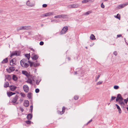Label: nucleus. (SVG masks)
Returning <instances> with one entry per match:
<instances>
[{"label":"nucleus","mask_w":128,"mask_h":128,"mask_svg":"<svg viewBox=\"0 0 128 128\" xmlns=\"http://www.w3.org/2000/svg\"><path fill=\"white\" fill-rule=\"evenodd\" d=\"M88 2H94V0H88Z\"/></svg>","instance_id":"47"},{"label":"nucleus","mask_w":128,"mask_h":128,"mask_svg":"<svg viewBox=\"0 0 128 128\" xmlns=\"http://www.w3.org/2000/svg\"><path fill=\"white\" fill-rule=\"evenodd\" d=\"M23 88L24 91L26 92H28L29 91V88L27 85H24L23 86Z\"/></svg>","instance_id":"10"},{"label":"nucleus","mask_w":128,"mask_h":128,"mask_svg":"<svg viewBox=\"0 0 128 128\" xmlns=\"http://www.w3.org/2000/svg\"><path fill=\"white\" fill-rule=\"evenodd\" d=\"M32 96V94L31 93H28L27 95V97L29 99L31 98Z\"/></svg>","instance_id":"22"},{"label":"nucleus","mask_w":128,"mask_h":128,"mask_svg":"<svg viewBox=\"0 0 128 128\" xmlns=\"http://www.w3.org/2000/svg\"><path fill=\"white\" fill-rule=\"evenodd\" d=\"M114 89H118L119 88V87L118 86L116 85V86H114Z\"/></svg>","instance_id":"35"},{"label":"nucleus","mask_w":128,"mask_h":128,"mask_svg":"<svg viewBox=\"0 0 128 128\" xmlns=\"http://www.w3.org/2000/svg\"><path fill=\"white\" fill-rule=\"evenodd\" d=\"M26 4L28 6L32 7L35 4V2L34 0H30L27 2Z\"/></svg>","instance_id":"2"},{"label":"nucleus","mask_w":128,"mask_h":128,"mask_svg":"<svg viewBox=\"0 0 128 128\" xmlns=\"http://www.w3.org/2000/svg\"><path fill=\"white\" fill-rule=\"evenodd\" d=\"M30 61H28L26 59H23L20 61V64L22 67L27 68L29 66L28 63H30Z\"/></svg>","instance_id":"1"},{"label":"nucleus","mask_w":128,"mask_h":128,"mask_svg":"<svg viewBox=\"0 0 128 128\" xmlns=\"http://www.w3.org/2000/svg\"><path fill=\"white\" fill-rule=\"evenodd\" d=\"M86 48H87V47H86Z\"/></svg>","instance_id":"61"},{"label":"nucleus","mask_w":128,"mask_h":128,"mask_svg":"<svg viewBox=\"0 0 128 128\" xmlns=\"http://www.w3.org/2000/svg\"><path fill=\"white\" fill-rule=\"evenodd\" d=\"M128 4V2H126L125 4H120L118 6V8H121L126 6Z\"/></svg>","instance_id":"9"},{"label":"nucleus","mask_w":128,"mask_h":128,"mask_svg":"<svg viewBox=\"0 0 128 128\" xmlns=\"http://www.w3.org/2000/svg\"><path fill=\"white\" fill-rule=\"evenodd\" d=\"M78 96H76L74 97V98L75 100H77L78 99Z\"/></svg>","instance_id":"44"},{"label":"nucleus","mask_w":128,"mask_h":128,"mask_svg":"<svg viewBox=\"0 0 128 128\" xmlns=\"http://www.w3.org/2000/svg\"><path fill=\"white\" fill-rule=\"evenodd\" d=\"M119 103L120 105L122 108H124L125 104L123 101L119 100Z\"/></svg>","instance_id":"15"},{"label":"nucleus","mask_w":128,"mask_h":128,"mask_svg":"<svg viewBox=\"0 0 128 128\" xmlns=\"http://www.w3.org/2000/svg\"><path fill=\"white\" fill-rule=\"evenodd\" d=\"M120 100V99L117 96L116 97V102H118L119 100Z\"/></svg>","instance_id":"48"},{"label":"nucleus","mask_w":128,"mask_h":128,"mask_svg":"<svg viewBox=\"0 0 128 128\" xmlns=\"http://www.w3.org/2000/svg\"><path fill=\"white\" fill-rule=\"evenodd\" d=\"M68 60H70V59H69V58H68Z\"/></svg>","instance_id":"62"},{"label":"nucleus","mask_w":128,"mask_h":128,"mask_svg":"<svg viewBox=\"0 0 128 128\" xmlns=\"http://www.w3.org/2000/svg\"><path fill=\"white\" fill-rule=\"evenodd\" d=\"M103 82L102 81H100L97 82L96 84L97 85H100L102 84Z\"/></svg>","instance_id":"33"},{"label":"nucleus","mask_w":128,"mask_h":128,"mask_svg":"<svg viewBox=\"0 0 128 128\" xmlns=\"http://www.w3.org/2000/svg\"><path fill=\"white\" fill-rule=\"evenodd\" d=\"M123 98H122V97L121 98H120V100H122V101H123Z\"/></svg>","instance_id":"56"},{"label":"nucleus","mask_w":128,"mask_h":128,"mask_svg":"<svg viewBox=\"0 0 128 128\" xmlns=\"http://www.w3.org/2000/svg\"><path fill=\"white\" fill-rule=\"evenodd\" d=\"M68 30V28L67 26H66L64 27L61 31V34H63L65 33Z\"/></svg>","instance_id":"6"},{"label":"nucleus","mask_w":128,"mask_h":128,"mask_svg":"<svg viewBox=\"0 0 128 128\" xmlns=\"http://www.w3.org/2000/svg\"><path fill=\"white\" fill-rule=\"evenodd\" d=\"M7 72L9 73H10L11 72L14 71L15 70V68L14 67H10L8 69H6Z\"/></svg>","instance_id":"12"},{"label":"nucleus","mask_w":128,"mask_h":128,"mask_svg":"<svg viewBox=\"0 0 128 128\" xmlns=\"http://www.w3.org/2000/svg\"><path fill=\"white\" fill-rule=\"evenodd\" d=\"M20 109V110L21 111V112H23V111L24 109L23 108H21Z\"/></svg>","instance_id":"55"},{"label":"nucleus","mask_w":128,"mask_h":128,"mask_svg":"<svg viewBox=\"0 0 128 128\" xmlns=\"http://www.w3.org/2000/svg\"><path fill=\"white\" fill-rule=\"evenodd\" d=\"M43 7L46 8L47 6V5L46 4H44L42 5Z\"/></svg>","instance_id":"45"},{"label":"nucleus","mask_w":128,"mask_h":128,"mask_svg":"<svg viewBox=\"0 0 128 128\" xmlns=\"http://www.w3.org/2000/svg\"><path fill=\"white\" fill-rule=\"evenodd\" d=\"M31 122L30 120L26 121V123L28 124H30Z\"/></svg>","instance_id":"40"},{"label":"nucleus","mask_w":128,"mask_h":128,"mask_svg":"<svg viewBox=\"0 0 128 128\" xmlns=\"http://www.w3.org/2000/svg\"><path fill=\"white\" fill-rule=\"evenodd\" d=\"M32 117V115L31 114H28L27 116V118L29 120H30Z\"/></svg>","instance_id":"19"},{"label":"nucleus","mask_w":128,"mask_h":128,"mask_svg":"<svg viewBox=\"0 0 128 128\" xmlns=\"http://www.w3.org/2000/svg\"><path fill=\"white\" fill-rule=\"evenodd\" d=\"M2 10H0V13H2Z\"/></svg>","instance_id":"58"},{"label":"nucleus","mask_w":128,"mask_h":128,"mask_svg":"<svg viewBox=\"0 0 128 128\" xmlns=\"http://www.w3.org/2000/svg\"><path fill=\"white\" fill-rule=\"evenodd\" d=\"M117 96L120 99L122 97L121 95L120 94H119Z\"/></svg>","instance_id":"43"},{"label":"nucleus","mask_w":128,"mask_h":128,"mask_svg":"<svg viewBox=\"0 0 128 128\" xmlns=\"http://www.w3.org/2000/svg\"><path fill=\"white\" fill-rule=\"evenodd\" d=\"M90 39L92 40H94L96 39V38H95V36H94L93 34H91L90 37Z\"/></svg>","instance_id":"25"},{"label":"nucleus","mask_w":128,"mask_h":128,"mask_svg":"<svg viewBox=\"0 0 128 128\" xmlns=\"http://www.w3.org/2000/svg\"><path fill=\"white\" fill-rule=\"evenodd\" d=\"M16 87L15 86L11 85L10 86V89L12 91H14L16 90Z\"/></svg>","instance_id":"16"},{"label":"nucleus","mask_w":128,"mask_h":128,"mask_svg":"<svg viewBox=\"0 0 128 128\" xmlns=\"http://www.w3.org/2000/svg\"><path fill=\"white\" fill-rule=\"evenodd\" d=\"M114 16L115 18H117L119 20H120V15L119 14H117L116 16Z\"/></svg>","instance_id":"28"},{"label":"nucleus","mask_w":128,"mask_h":128,"mask_svg":"<svg viewBox=\"0 0 128 128\" xmlns=\"http://www.w3.org/2000/svg\"><path fill=\"white\" fill-rule=\"evenodd\" d=\"M54 18H61L60 15H58L55 16H54Z\"/></svg>","instance_id":"32"},{"label":"nucleus","mask_w":128,"mask_h":128,"mask_svg":"<svg viewBox=\"0 0 128 128\" xmlns=\"http://www.w3.org/2000/svg\"><path fill=\"white\" fill-rule=\"evenodd\" d=\"M61 18H68V16L64 14H60Z\"/></svg>","instance_id":"20"},{"label":"nucleus","mask_w":128,"mask_h":128,"mask_svg":"<svg viewBox=\"0 0 128 128\" xmlns=\"http://www.w3.org/2000/svg\"><path fill=\"white\" fill-rule=\"evenodd\" d=\"M30 109L32 111L33 109V106L32 105H31L30 106Z\"/></svg>","instance_id":"52"},{"label":"nucleus","mask_w":128,"mask_h":128,"mask_svg":"<svg viewBox=\"0 0 128 128\" xmlns=\"http://www.w3.org/2000/svg\"><path fill=\"white\" fill-rule=\"evenodd\" d=\"M22 73L23 74L25 75L26 76H27L28 75V74L27 72L23 70L22 71Z\"/></svg>","instance_id":"30"},{"label":"nucleus","mask_w":128,"mask_h":128,"mask_svg":"<svg viewBox=\"0 0 128 128\" xmlns=\"http://www.w3.org/2000/svg\"><path fill=\"white\" fill-rule=\"evenodd\" d=\"M18 52L17 51L13 52L10 56V57H12L13 56L19 55V54H18Z\"/></svg>","instance_id":"14"},{"label":"nucleus","mask_w":128,"mask_h":128,"mask_svg":"<svg viewBox=\"0 0 128 128\" xmlns=\"http://www.w3.org/2000/svg\"><path fill=\"white\" fill-rule=\"evenodd\" d=\"M29 28V26H23L20 27H18L17 28V30L18 31L21 30H28Z\"/></svg>","instance_id":"3"},{"label":"nucleus","mask_w":128,"mask_h":128,"mask_svg":"<svg viewBox=\"0 0 128 128\" xmlns=\"http://www.w3.org/2000/svg\"><path fill=\"white\" fill-rule=\"evenodd\" d=\"M30 64L31 67L33 66L35 67H37L40 65V64L38 63H35L33 62H30Z\"/></svg>","instance_id":"8"},{"label":"nucleus","mask_w":128,"mask_h":128,"mask_svg":"<svg viewBox=\"0 0 128 128\" xmlns=\"http://www.w3.org/2000/svg\"><path fill=\"white\" fill-rule=\"evenodd\" d=\"M101 7L102 8H104V5L103 3H102L101 4Z\"/></svg>","instance_id":"42"},{"label":"nucleus","mask_w":128,"mask_h":128,"mask_svg":"<svg viewBox=\"0 0 128 128\" xmlns=\"http://www.w3.org/2000/svg\"><path fill=\"white\" fill-rule=\"evenodd\" d=\"M90 13H91V12L90 11H88V12H87L86 13V15H88V14H90Z\"/></svg>","instance_id":"53"},{"label":"nucleus","mask_w":128,"mask_h":128,"mask_svg":"<svg viewBox=\"0 0 128 128\" xmlns=\"http://www.w3.org/2000/svg\"><path fill=\"white\" fill-rule=\"evenodd\" d=\"M26 82L28 83H29L30 84H32V80L31 79L28 78L26 81Z\"/></svg>","instance_id":"21"},{"label":"nucleus","mask_w":128,"mask_h":128,"mask_svg":"<svg viewBox=\"0 0 128 128\" xmlns=\"http://www.w3.org/2000/svg\"><path fill=\"white\" fill-rule=\"evenodd\" d=\"M32 58L33 59L36 60L38 58V56L37 55H34Z\"/></svg>","instance_id":"23"},{"label":"nucleus","mask_w":128,"mask_h":128,"mask_svg":"<svg viewBox=\"0 0 128 128\" xmlns=\"http://www.w3.org/2000/svg\"><path fill=\"white\" fill-rule=\"evenodd\" d=\"M115 105L116 106L118 110L119 113V114H120L122 112V111L120 106L117 104H116Z\"/></svg>","instance_id":"18"},{"label":"nucleus","mask_w":128,"mask_h":128,"mask_svg":"<svg viewBox=\"0 0 128 128\" xmlns=\"http://www.w3.org/2000/svg\"><path fill=\"white\" fill-rule=\"evenodd\" d=\"M114 54L115 55V56H116L117 54V52L116 51H115L114 52Z\"/></svg>","instance_id":"49"},{"label":"nucleus","mask_w":128,"mask_h":128,"mask_svg":"<svg viewBox=\"0 0 128 128\" xmlns=\"http://www.w3.org/2000/svg\"><path fill=\"white\" fill-rule=\"evenodd\" d=\"M8 86H9V83L7 82H6L4 84V87L7 88Z\"/></svg>","instance_id":"26"},{"label":"nucleus","mask_w":128,"mask_h":128,"mask_svg":"<svg viewBox=\"0 0 128 128\" xmlns=\"http://www.w3.org/2000/svg\"><path fill=\"white\" fill-rule=\"evenodd\" d=\"M79 6V5L78 4H70L68 6V7L70 8H75L78 7Z\"/></svg>","instance_id":"4"},{"label":"nucleus","mask_w":128,"mask_h":128,"mask_svg":"<svg viewBox=\"0 0 128 128\" xmlns=\"http://www.w3.org/2000/svg\"><path fill=\"white\" fill-rule=\"evenodd\" d=\"M16 60L15 58L12 59L10 61V65L12 66H14L16 65Z\"/></svg>","instance_id":"7"},{"label":"nucleus","mask_w":128,"mask_h":128,"mask_svg":"<svg viewBox=\"0 0 128 128\" xmlns=\"http://www.w3.org/2000/svg\"><path fill=\"white\" fill-rule=\"evenodd\" d=\"M20 94L21 96L23 97H24L26 96V95L24 94L22 92H21Z\"/></svg>","instance_id":"34"},{"label":"nucleus","mask_w":128,"mask_h":128,"mask_svg":"<svg viewBox=\"0 0 128 128\" xmlns=\"http://www.w3.org/2000/svg\"><path fill=\"white\" fill-rule=\"evenodd\" d=\"M92 121V119H91L88 122V123L87 124H88L89 123H90Z\"/></svg>","instance_id":"51"},{"label":"nucleus","mask_w":128,"mask_h":128,"mask_svg":"<svg viewBox=\"0 0 128 128\" xmlns=\"http://www.w3.org/2000/svg\"><path fill=\"white\" fill-rule=\"evenodd\" d=\"M100 76V75H99L97 77H96V78L95 81L96 82L98 80Z\"/></svg>","instance_id":"36"},{"label":"nucleus","mask_w":128,"mask_h":128,"mask_svg":"<svg viewBox=\"0 0 128 128\" xmlns=\"http://www.w3.org/2000/svg\"><path fill=\"white\" fill-rule=\"evenodd\" d=\"M36 84L37 85H38L39 84V82H36Z\"/></svg>","instance_id":"57"},{"label":"nucleus","mask_w":128,"mask_h":128,"mask_svg":"<svg viewBox=\"0 0 128 128\" xmlns=\"http://www.w3.org/2000/svg\"><path fill=\"white\" fill-rule=\"evenodd\" d=\"M39 90L38 88H36L35 90V92L36 93H38L39 92Z\"/></svg>","instance_id":"41"},{"label":"nucleus","mask_w":128,"mask_h":128,"mask_svg":"<svg viewBox=\"0 0 128 128\" xmlns=\"http://www.w3.org/2000/svg\"><path fill=\"white\" fill-rule=\"evenodd\" d=\"M15 94V93L12 92H9L7 93V94L8 96L10 97L12 95L14 94Z\"/></svg>","instance_id":"17"},{"label":"nucleus","mask_w":128,"mask_h":128,"mask_svg":"<svg viewBox=\"0 0 128 128\" xmlns=\"http://www.w3.org/2000/svg\"><path fill=\"white\" fill-rule=\"evenodd\" d=\"M122 36V35L121 34H119V35H117V36L118 37H120L121 36Z\"/></svg>","instance_id":"54"},{"label":"nucleus","mask_w":128,"mask_h":128,"mask_svg":"<svg viewBox=\"0 0 128 128\" xmlns=\"http://www.w3.org/2000/svg\"><path fill=\"white\" fill-rule=\"evenodd\" d=\"M116 98V97L114 96H112L110 100L112 101L115 99Z\"/></svg>","instance_id":"38"},{"label":"nucleus","mask_w":128,"mask_h":128,"mask_svg":"<svg viewBox=\"0 0 128 128\" xmlns=\"http://www.w3.org/2000/svg\"><path fill=\"white\" fill-rule=\"evenodd\" d=\"M24 104L25 107H28L29 105V102L28 100H25L24 101Z\"/></svg>","instance_id":"13"},{"label":"nucleus","mask_w":128,"mask_h":128,"mask_svg":"<svg viewBox=\"0 0 128 128\" xmlns=\"http://www.w3.org/2000/svg\"><path fill=\"white\" fill-rule=\"evenodd\" d=\"M65 110V108L64 106H63L62 108V111L60 112V114H63Z\"/></svg>","instance_id":"27"},{"label":"nucleus","mask_w":128,"mask_h":128,"mask_svg":"<svg viewBox=\"0 0 128 128\" xmlns=\"http://www.w3.org/2000/svg\"><path fill=\"white\" fill-rule=\"evenodd\" d=\"M8 62V59L7 58H6L4 59L3 61L2 62V63L4 64Z\"/></svg>","instance_id":"24"},{"label":"nucleus","mask_w":128,"mask_h":128,"mask_svg":"<svg viewBox=\"0 0 128 128\" xmlns=\"http://www.w3.org/2000/svg\"><path fill=\"white\" fill-rule=\"evenodd\" d=\"M127 110L128 111V107H127Z\"/></svg>","instance_id":"60"},{"label":"nucleus","mask_w":128,"mask_h":128,"mask_svg":"<svg viewBox=\"0 0 128 128\" xmlns=\"http://www.w3.org/2000/svg\"><path fill=\"white\" fill-rule=\"evenodd\" d=\"M88 2V0H84L82 2L83 3H86Z\"/></svg>","instance_id":"37"},{"label":"nucleus","mask_w":128,"mask_h":128,"mask_svg":"<svg viewBox=\"0 0 128 128\" xmlns=\"http://www.w3.org/2000/svg\"><path fill=\"white\" fill-rule=\"evenodd\" d=\"M26 57L27 58L28 60H29L30 58V54H27L25 55Z\"/></svg>","instance_id":"31"},{"label":"nucleus","mask_w":128,"mask_h":128,"mask_svg":"<svg viewBox=\"0 0 128 128\" xmlns=\"http://www.w3.org/2000/svg\"><path fill=\"white\" fill-rule=\"evenodd\" d=\"M23 101V100L21 98L19 100V101H20V103H21Z\"/></svg>","instance_id":"50"},{"label":"nucleus","mask_w":128,"mask_h":128,"mask_svg":"<svg viewBox=\"0 0 128 128\" xmlns=\"http://www.w3.org/2000/svg\"><path fill=\"white\" fill-rule=\"evenodd\" d=\"M13 79L15 80L16 81L17 80L18 78L15 75H13L12 76Z\"/></svg>","instance_id":"29"},{"label":"nucleus","mask_w":128,"mask_h":128,"mask_svg":"<svg viewBox=\"0 0 128 128\" xmlns=\"http://www.w3.org/2000/svg\"><path fill=\"white\" fill-rule=\"evenodd\" d=\"M74 73L75 74H76L77 73V72H74Z\"/></svg>","instance_id":"59"},{"label":"nucleus","mask_w":128,"mask_h":128,"mask_svg":"<svg viewBox=\"0 0 128 128\" xmlns=\"http://www.w3.org/2000/svg\"><path fill=\"white\" fill-rule=\"evenodd\" d=\"M124 101L125 103L126 104L128 101V98H127L126 99H124Z\"/></svg>","instance_id":"39"},{"label":"nucleus","mask_w":128,"mask_h":128,"mask_svg":"<svg viewBox=\"0 0 128 128\" xmlns=\"http://www.w3.org/2000/svg\"><path fill=\"white\" fill-rule=\"evenodd\" d=\"M18 95H16L12 99V102L15 104H18V102H16V101L18 99Z\"/></svg>","instance_id":"5"},{"label":"nucleus","mask_w":128,"mask_h":128,"mask_svg":"<svg viewBox=\"0 0 128 128\" xmlns=\"http://www.w3.org/2000/svg\"><path fill=\"white\" fill-rule=\"evenodd\" d=\"M54 13L53 12H50L44 14H43V16H51Z\"/></svg>","instance_id":"11"},{"label":"nucleus","mask_w":128,"mask_h":128,"mask_svg":"<svg viewBox=\"0 0 128 128\" xmlns=\"http://www.w3.org/2000/svg\"><path fill=\"white\" fill-rule=\"evenodd\" d=\"M44 42H40V45H42L44 44Z\"/></svg>","instance_id":"46"}]
</instances>
